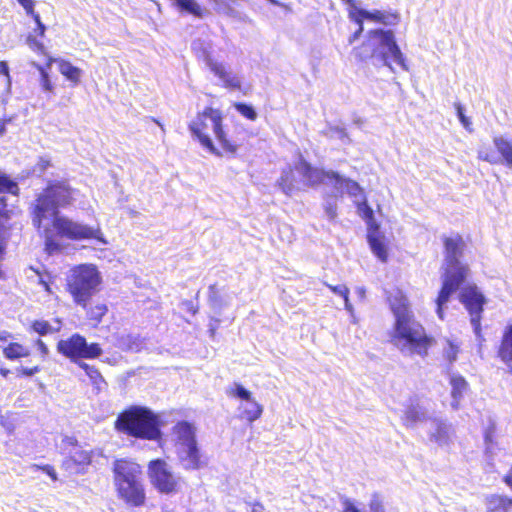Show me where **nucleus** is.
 <instances>
[{
	"label": "nucleus",
	"mask_w": 512,
	"mask_h": 512,
	"mask_svg": "<svg viewBox=\"0 0 512 512\" xmlns=\"http://www.w3.org/2000/svg\"><path fill=\"white\" fill-rule=\"evenodd\" d=\"M387 302L395 318L391 341L401 350L426 357L435 339L417 320L407 295L395 289L387 295Z\"/></svg>",
	"instance_id": "f257e3e1"
},
{
	"label": "nucleus",
	"mask_w": 512,
	"mask_h": 512,
	"mask_svg": "<svg viewBox=\"0 0 512 512\" xmlns=\"http://www.w3.org/2000/svg\"><path fill=\"white\" fill-rule=\"evenodd\" d=\"M442 243L445 256V269L442 275L441 287L435 299L437 316L443 320L445 317V305L453 293L461 288L470 276V267L460 261L466 248L462 235L443 236Z\"/></svg>",
	"instance_id": "f03ea898"
},
{
	"label": "nucleus",
	"mask_w": 512,
	"mask_h": 512,
	"mask_svg": "<svg viewBox=\"0 0 512 512\" xmlns=\"http://www.w3.org/2000/svg\"><path fill=\"white\" fill-rule=\"evenodd\" d=\"M113 484L118 500L128 508H141L148 497L140 464L130 458L114 460Z\"/></svg>",
	"instance_id": "7ed1b4c3"
},
{
	"label": "nucleus",
	"mask_w": 512,
	"mask_h": 512,
	"mask_svg": "<svg viewBox=\"0 0 512 512\" xmlns=\"http://www.w3.org/2000/svg\"><path fill=\"white\" fill-rule=\"evenodd\" d=\"M38 231L44 239V252L48 255L61 251L62 247L58 238L71 241L94 239L104 242L103 233L100 228H92L86 224L74 221L60 212L51 214L50 225L43 223V227Z\"/></svg>",
	"instance_id": "20e7f679"
},
{
	"label": "nucleus",
	"mask_w": 512,
	"mask_h": 512,
	"mask_svg": "<svg viewBox=\"0 0 512 512\" xmlns=\"http://www.w3.org/2000/svg\"><path fill=\"white\" fill-rule=\"evenodd\" d=\"M160 420L150 408L130 405L120 411L114 421V429L137 440L159 441L162 439Z\"/></svg>",
	"instance_id": "39448f33"
},
{
	"label": "nucleus",
	"mask_w": 512,
	"mask_h": 512,
	"mask_svg": "<svg viewBox=\"0 0 512 512\" xmlns=\"http://www.w3.org/2000/svg\"><path fill=\"white\" fill-rule=\"evenodd\" d=\"M78 190L73 188L67 180H50L42 192L37 196L31 207V220L35 229L40 230L48 213H59L61 208H67L76 201Z\"/></svg>",
	"instance_id": "423d86ee"
},
{
	"label": "nucleus",
	"mask_w": 512,
	"mask_h": 512,
	"mask_svg": "<svg viewBox=\"0 0 512 512\" xmlns=\"http://www.w3.org/2000/svg\"><path fill=\"white\" fill-rule=\"evenodd\" d=\"M56 348L58 353L76 363L86 373L97 390L100 391L107 386L104 377L96 366L81 361L82 359H96L100 357L103 350L99 343H87L84 336L74 333L66 339L59 340Z\"/></svg>",
	"instance_id": "0eeeda50"
},
{
	"label": "nucleus",
	"mask_w": 512,
	"mask_h": 512,
	"mask_svg": "<svg viewBox=\"0 0 512 512\" xmlns=\"http://www.w3.org/2000/svg\"><path fill=\"white\" fill-rule=\"evenodd\" d=\"M102 276L93 264L73 266L65 279V291L74 304H85L89 297H94L100 290Z\"/></svg>",
	"instance_id": "6e6552de"
},
{
	"label": "nucleus",
	"mask_w": 512,
	"mask_h": 512,
	"mask_svg": "<svg viewBox=\"0 0 512 512\" xmlns=\"http://www.w3.org/2000/svg\"><path fill=\"white\" fill-rule=\"evenodd\" d=\"M179 445V459L186 470H199L206 464L197 445L195 428L187 421H179L173 427Z\"/></svg>",
	"instance_id": "1a4fd4ad"
},
{
	"label": "nucleus",
	"mask_w": 512,
	"mask_h": 512,
	"mask_svg": "<svg viewBox=\"0 0 512 512\" xmlns=\"http://www.w3.org/2000/svg\"><path fill=\"white\" fill-rule=\"evenodd\" d=\"M54 63L57 64L60 74L64 76L72 86H77L81 82L83 74L79 67L74 66L70 61L62 58H48L47 63L44 65L32 62L31 65L39 72V84L47 99H51L56 89L49 73Z\"/></svg>",
	"instance_id": "9d476101"
},
{
	"label": "nucleus",
	"mask_w": 512,
	"mask_h": 512,
	"mask_svg": "<svg viewBox=\"0 0 512 512\" xmlns=\"http://www.w3.org/2000/svg\"><path fill=\"white\" fill-rule=\"evenodd\" d=\"M218 120L219 124L223 122L222 112L219 109L206 106L202 111L198 112L195 118L188 124V129L192 136L203 148L215 155H221V153L217 150L209 135V128L211 125L214 133L217 129Z\"/></svg>",
	"instance_id": "9b49d317"
},
{
	"label": "nucleus",
	"mask_w": 512,
	"mask_h": 512,
	"mask_svg": "<svg viewBox=\"0 0 512 512\" xmlns=\"http://www.w3.org/2000/svg\"><path fill=\"white\" fill-rule=\"evenodd\" d=\"M147 476L151 486L161 495H175L181 491V478L162 458L152 459L148 462Z\"/></svg>",
	"instance_id": "f8f14e48"
},
{
	"label": "nucleus",
	"mask_w": 512,
	"mask_h": 512,
	"mask_svg": "<svg viewBox=\"0 0 512 512\" xmlns=\"http://www.w3.org/2000/svg\"><path fill=\"white\" fill-rule=\"evenodd\" d=\"M458 299L469 314L473 331L477 337H482V315L487 299L476 284H468L461 288Z\"/></svg>",
	"instance_id": "ddd939ff"
},
{
	"label": "nucleus",
	"mask_w": 512,
	"mask_h": 512,
	"mask_svg": "<svg viewBox=\"0 0 512 512\" xmlns=\"http://www.w3.org/2000/svg\"><path fill=\"white\" fill-rule=\"evenodd\" d=\"M346 3L348 8L349 18L355 22L359 27L357 32H363V24L365 21L382 25L385 27L396 26L400 22V14L395 10H372L367 11L358 8L354 0H342Z\"/></svg>",
	"instance_id": "4468645a"
},
{
	"label": "nucleus",
	"mask_w": 512,
	"mask_h": 512,
	"mask_svg": "<svg viewBox=\"0 0 512 512\" xmlns=\"http://www.w3.org/2000/svg\"><path fill=\"white\" fill-rule=\"evenodd\" d=\"M71 449L62 461V468L75 474H83L92 463L93 453L78 444L74 438L69 439Z\"/></svg>",
	"instance_id": "2eb2a0df"
},
{
	"label": "nucleus",
	"mask_w": 512,
	"mask_h": 512,
	"mask_svg": "<svg viewBox=\"0 0 512 512\" xmlns=\"http://www.w3.org/2000/svg\"><path fill=\"white\" fill-rule=\"evenodd\" d=\"M303 162L308 161L301 158L296 164L289 165L282 170L276 184L285 195L291 196L293 193L300 190V176L303 178V182L306 185V176L302 167Z\"/></svg>",
	"instance_id": "dca6fc26"
},
{
	"label": "nucleus",
	"mask_w": 512,
	"mask_h": 512,
	"mask_svg": "<svg viewBox=\"0 0 512 512\" xmlns=\"http://www.w3.org/2000/svg\"><path fill=\"white\" fill-rule=\"evenodd\" d=\"M379 39L381 47V58L386 65H389V59L394 60L403 70H408L406 59L396 43L394 34H373Z\"/></svg>",
	"instance_id": "f3484780"
},
{
	"label": "nucleus",
	"mask_w": 512,
	"mask_h": 512,
	"mask_svg": "<svg viewBox=\"0 0 512 512\" xmlns=\"http://www.w3.org/2000/svg\"><path fill=\"white\" fill-rule=\"evenodd\" d=\"M303 171L306 176V186L315 187L325 182V180L334 181L344 185L346 177L341 176L338 172L333 170H324L314 167L310 162L302 163Z\"/></svg>",
	"instance_id": "a211bd4d"
},
{
	"label": "nucleus",
	"mask_w": 512,
	"mask_h": 512,
	"mask_svg": "<svg viewBox=\"0 0 512 512\" xmlns=\"http://www.w3.org/2000/svg\"><path fill=\"white\" fill-rule=\"evenodd\" d=\"M228 395L250 402L251 408L244 409L241 412L242 418H244L246 421L252 423L261 417L263 413L262 405L256 402L252 398L251 392L245 389L241 384H235L234 387L230 388L228 390Z\"/></svg>",
	"instance_id": "6ab92c4d"
},
{
	"label": "nucleus",
	"mask_w": 512,
	"mask_h": 512,
	"mask_svg": "<svg viewBox=\"0 0 512 512\" xmlns=\"http://www.w3.org/2000/svg\"><path fill=\"white\" fill-rule=\"evenodd\" d=\"M241 133H229L224 129L223 122H217V129L214 132L215 138L220 146L222 153L235 155L243 144V137H239Z\"/></svg>",
	"instance_id": "aec40b11"
},
{
	"label": "nucleus",
	"mask_w": 512,
	"mask_h": 512,
	"mask_svg": "<svg viewBox=\"0 0 512 512\" xmlns=\"http://www.w3.org/2000/svg\"><path fill=\"white\" fill-rule=\"evenodd\" d=\"M85 312V318L92 327H97L108 313V306L103 300H94L89 297L85 304H75Z\"/></svg>",
	"instance_id": "412c9836"
},
{
	"label": "nucleus",
	"mask_w": 512,
	"mask_h": 512,
	"mask_svg": "<svg viewBox=\"0 0 512 512\" xmlns=\"http://www.w3.org/2000/svg\"><path fill=\"white\" fill-rule=\"evenodd\" d=\"M206 64L210 70L223 82L224 87L229 89H240L241 81L239 78L227 71L222 63L215 62L212 58L206 57Z\"/></svg>",
	"instance_id": "4be33fe9"
},
{
	"label": "nucleus",
	"mask_w": 512,
	"mask_h": 512,
	"mask_svg": "<svg viewBox=\"0 0 512 512\" xmlns=\"http://www.w3.org/2000/svg\"><path fill=\"white\" fill-rule=\"evenodd\" d=\"M367 240L373 254L381 262H386L388 259V250L384 236L379 232V230H367Z\"/></svg>",
	"instance_id": "5701e85b"
},
{
	"label": "nucleus",
	"mask_w": 512,
	"mask_h": 512,
	"mask_svg": "<svg viewBox=\"0 0 512 512\" xmlns=\"http://www.w3.org/2000/svg\"><path fill=\"white\" fill-rule=\"evenodd\" d=\"M171 6L180 14L191 15L196 18H202L206 14V9L196 0H169Z\"/></svg>",
	"instance_id": "b1692460"
},
{
	"label": "nucleus",
	"mask_w": 512,
	"mask_h": 512,
	"mask_svg": "<svg viewBox=\"0 0 512 512\" xmlns=\"http://www.w3.org/2000/svg\"><path fill=\"white\" fill-rule=\"evenodd\" d=\"M54 323L56 325L44 319H35L30 323L29 331L40 336L58 333L61 329L62 321L59 318H55Z\"/></svg>",
	"instance_id": "393cba45"
},
{
	"label": "nucleus",
	"mask_w": 512,
	"mask_h": 512,
	"mask_svg": "<svg viewBox=\"0 0 512 512\" xmlns=\"http://www.w3.org/2000/svg\"><path fill=\"white\" fill-rule=\"evenodd\" d=\"M498 357L507 365L512 363V324L507 326L503 332L500 345L497 351Z\"/></svg>",
	"instance_id": "a878e982"
},
{
	"label": "nucleus",
	"mask_w": 512,
	"mask_h": 512,
	"mask_svg": "<svg viewBox=\"0 0 512 512\" xmlns=\"http://www.w3.org/2000/svg\"><path fill=\"white\" fill-rule=\"evenodd\" d=\"M489 505L486 512H510L512 498L506 495L492 494L486 498Z\"/></svg>",
	"instance_id": "bb28decb"
},
{
	"label": "nucleus",
	"mask_w": 512,
	"mask_h": 512,
	"mask_svg": "<svg viewBox=\"0 0 512 512\" xmlns=\"http://www.w3.org/2000/svg\"><path fill=\"white\" fill-rule=\"evenodd\" d=\"M424 419V412L418 404L407 405L401 417L402 423L406 427H414L418 422H421Z\"/></svg>",
	"instance_id": "cd10ccee"
},
{
	"label": "nucleus",
	"mask_w": 512,
	"mask_h": 512,
	"mask_svg": "<svg viewBox=\"0 0 512 512\" xmlns=\"http://www.w3.org/2000/svg\"><path fill=\"white\" fill-rule=\"evenodd\" d=\"M356 209L358 215L365 221L367 224V230H379V224L374 219V212L372 208L369 206L366 197H363V200L356 203Z\"/></svg>",
	"instance_id": "c85d7f7f"
},
{
	"label": "nucleus",
	"mask_w": 512,
	"mask_h": 512,
	"mask_svg": "<svg viewBox=\"0 0 512 512\" xmlns=\"http://www.w3.org/2000/svg\"><path fill=\"white\" fill-rule=\"evenodd\" d=\"M45 34H30L28 37H27V44L29 46V48L36 54L38 55L39 57L43 58L45 63H47V59L48 58H53L52 56L49 55L48 51H47V47L46 45L44 44L43 42V37H44Z\"/></svg>",
	"instance_id": "c756f323"
},
{
	"label": "nucleus",
	"mask_w": 512,
	"mask_h": 512,
	"mask_svg": "<svg viewBox=\"0 0 512 512\" xmlns=\"http://www.w3.org/2000/svg\"><path fill=\"white\" fill-rule=\"evenodd\" d=\"M449 383L451 385V397L458 403L462 399L464 392L469 389V384L460 374L451 376Z\"/></svg>",
	"instance_id": "7c9ffc66"
},
{
	"label": "nucleus",
	"mask_w": 512,
	"mask_h": 512,
	"mask_svg": "<svg viewBox=\"0 0 512 512\" xmlns=\"http://www.w3.org/2000/svg\"><path fill=\"white\" fill-rule=\"evenodd\" d=\"M493 142L497 151L502 156L503 163L507 167L512 168V141L502 137H495Z\"/></svg>",
	"instance_id": "2f4dec72"
},
{
	"label": "nucleus",
	"mask_w": 512,
	"mask_h": 512,
	"mask_svg": "<svg viewBox=\"0 0 512 512\" xmlns=\"http://www.w3.org/2000/svg\"><path fill=\"white\" fill-rule=\"evenodd\" d=\"M3 355L8 360H16L28 357L30 355V351L19 342H10L3 348Z\"/></svg>",
	"instance_id": "473e14b6"
},
{
	"label": "nucleus",
	"mask_w": 512,
	"mask_h": 512,
	"mask_svg": "<svg viewBox=\"0 0 512 512\" xmlns=\"http://www.w3.org/2000/svg\"><path fill=\"white\" fill-rule=\"evenodd\" d=\"M459 352H460V343L459 342L449 339V338L445 339L442 356L447 361V363L449 365L453 364L457 360Z\"/></svg>",
	"instance_id": "72a5a7b5"
},
{
	"label": "nucleus",
	"mask_w": 512,
	"mask_h": 512,
	"mask_svg": "<svg viewBox=\"0 0 512 512\" xmlns=\"http://www.w3.org/2000/svg\"><path fill=\"white\" fill-rule=\"evenodd\" d=\"M20 188L18 183L8 174L0 171V194H11L18 196Z\"/></svg>",
	"instance_id": "f704fd0d"
},
{
	"label": "nucleus",
	"mask_w": 512,
	"mask_h": 512,
	"mask_svg": "<svg viewBox=\"0 0 512 512\" xmlns=\"http://www.w3.org/2000/svg\"><path fill=\"white\" fill-rule=\"evenodd\" d=\"M17 1L25 9L27 14H29V15H31L33 17L34 21L37 24V28L36 29L39 32H44L46 28L41 23L39 15L34 12V5H35L34 1L33 0H17Z\"/></svg>",
	"instance_id": "c9c22d12"
},
{
	"label": "nucleus",
	"mask_w": 512,
	"mask_h": 512,
	"mask_svg": "<svg viewBox=\"0 0 512 512\" xmlns=\"http://www.w3.org/2000/svg\"><path fill=\"white\" fill-rule=\"evenodd\" d=\"M233 106L244 118L250 121H255L257 119V113L251 105L243 102H236Z\"/></svg>",
	"instance_id": "e433bc0d"
},
{
	"label": "nucleus",
	"mask_w": 512,
	"mask_h": 512,
	"mask_svg": "<svg viewBox=\"0 0 512 512\" xmlns=\"http://www.w3.org/2000/svg\"><path fill=\"white\" fill-rule=\"evenodd\" d=\"M478 159L488 162L490 164H497L499 162L495 152L491 147H483L478 151Z\"/></svg>",
	"instance_id": "4c0bfd02"
},
{
	"label": "nucleus",
	"mask_w": 512,
	"mask_h": 512,
	"mask_svg": "<svg viewBox=\"0 0 512 512\" xmlns=\"http://www.w3.org/2000/svg\"><path fill=\"white\" fill-rule=\"evenodd\" d=\"M343 186L345 187L347 193L350 196L362 195L364 197V190H363V188L355 180L347 178L346 180H344V185Z\"/></svg>",
	"instance_id": "58836bf2"
},
{
	"label": "nucleus",
	"mask_w": 512,
	"mask_h": 512,
	"mask_svg": "<svg viewBox=\"0 0 512 512\" xmlns=\"http://www.w3.org/2000/svg\"><path fill=\"white\" fill-rule=\"evenodd\" d=\"M326 286L328 287V289L331 292L341 296L346 303L349 301L350 291L347 286H345V285H330V284H326Z\"/></svg>",
	"instance_id": "ea45409f"
},
{
	"label": "nucleus",
	"mask_w": 512,
	"mask_h": 512,
	"mask_svg": "<svg viewBox=\"0 0 512 512\" xmlns=\"http://www.w3.org/2000/svg\"><path fill=\"white\" fill-rule=\"evenodd\" d=\"M41 371V367L38 365L32 367H19L17 368V376L22 377H31Z\"/></svg>",
	"instance_id": "a19ab883"
},
{
	"label": "nucleus",
	"mask_w": 512,
	"mask_h": 512,
	"mask_svg": "<svg viewBox=\"0 0 512 512\" xmlns=\"http://www.w3.org/2000/svg\"><path fill=\"white\" fill-rule=\"evenodd\" d=\"M455 108L457 111V116H458L460 122L462 123V125L466 129L470 130L471 121L468 117L465 116L463 106L460 103H456Z\"/></svg>",
	"instance_id": "79ce46f5"
},
{
	"label": "nucleus",
	"mask_w": 512,
	"mask_h": 512,
	"mask_svg": "<svg viewBox=\"0 0 512 512\" xmlns=\"http://www.w3.org/2000/svg\"><path fill=\"white\" fill-rule=\"evenodd\" d=\"M34 467L37 470H41L42 472L47 474L51 478L52 481H57L58 480L57 473L55 471V468L52 465H49V464L34 465Z\"/></svg>",
	"instance_id": "37998d69"
},
{
	"label": "nucleus",
	"mask_w": 512,
	"mask_h": 512,
	"mask_svg": "<svg viewBox=\"0 0 512 512\" xmlns=\"http://www.w3.org/2000/svg\"><path fill=\"white\" fill-rule=\"evenodd\" d=\"M34 344L37 347L41 357L46 359L49 354V348L46 343L42 339L38 338L35 340Z\"/></svg>",
	"instance_id": "c03bdc74"
},
{
	"label": "nucleus",
	"mask_w": 512,
	"mask_h": 512,
	"mask_svg": "<svg viewBox=\"0 0 512 512\" xmlns=\"http://www.w3.org/2000/svg\"><path fill=\"white\" fill-rule=\"evenodd\" d=\"M325 213L330 220H334L337 217V205L336 203H327L324 206Z\"/></svg>",
	"instance_id": "a18cd8bd"
},
{
	"label": "nucleus",
	"mask_w": 512,
	"mask_h": 512,
	"mask_svg": "<svg viewBox=\"0 0 512 512\" xmlns=\"http://www.w3.org/2000/svg\"><path fill=\"white\" fill-rule=\"evenodd\" d=\"M496 427L494 424H491L484 433V438L487 443H492L494 440Z\"/></svg>",
	"instance_id": "49530a36"
},
{
	"label": "nucleus",
	"mask_w": 512,
	"mask_h": 512,
	"mask_svg": "<svg viewBox=\"0 0 512 512\" xmlns=\"http://www.w3.org/2000/svg\"><path fill=\"white\" fill-rule=\"evenodd\" d=\"M209 290V298L213 301L218 299V289L216 284H211L208 288Z\"/></svg>",
	"instance_id": "de8ad7c7"
},
{
	"label": "nucleus",
	"mask_w": 512,
	"mask_h": 512,
	"mask_svg": "<svg viewBox=\"0 0 512 512\" xmlns=\"http://www.w3.org/2000/svg\"><path fill=\"white\" fill-rule=\"evenodd\" d=\"M503 482L512 490V464L507 474L503 476Z\"/></svg>",
	"instance_id": "09e8293b"
},
{
	"label": "nucleus",
	"mask_w": 512,
	"mask_h": 512,
	"mask_svg": "<svg viewBox=\"0 0 512 512\" xmlns=\"http://www.w3.org/2000/svg\"><path fill=\"white\" fill-rule=\"evenodd\" d=\"M0 74L10 79L9 67L5 61H0Z\"/></svg>",
	"instance_id": "8fccbe9b"
},
{
	"label": "nucleus",
	"mask_w": 512,
	"mask_h": 512,
	"mask_svg": "<svg viewBox=\"0 0 512 512\" xmlns=\"http://www.w3.org/2000/svg\"><path fill=\"white\" fill-rule=\"evenodd\" d=\"M0 374L6 378L9 374H10V370L8 368H5V367H1L0 368Z\"/></svg>",
	"instance_id": "3c124183"
},
{
	"label": "nucleus",
	"mask_w": 512,
	"mask_h": 512,
	"mask_svg": "<svg viewBox=\"0 0 512 512\" xmlns=\"http://www.w3.org/2000/svg\"><path fill=\"white\" fill-rule=\"evenodd\" d=\"M334 130L336 132L339 133L340 137L343 138V137H347V133L345 131V129H342V128H334Z\"/></svg>",
	"instance_id": "603ef678"
},
{
	"label": "nucleus",
	"mask_w": 512,
	"mask_h": 512,
	"mask_svg": "<svg viewBox=\"0 0 512 512\" xmlns=\"http://www.w3.org/2000/svg\"><path fill=\"white\" fill-rule=\"evenodd\" d=\"M5 132V126L4 124H0V135H2Z\"/></svg>",
	"instance_id": "864d4df0"
},
{
	"label": "nucleus",
	"mask_w": 512,
	"mask_h": 512,
	"mask_svg": "<svg viewBox=\"0 0 512 512\" xmlns=\"http://www.w3.org/2000/svg\"><path fill=\"white\" fill-rule=\"evenodd\" d=\"M153 121L163 129V125L157 119H153Z\"/></svg>",
	"instance_id": "5fc2aeb1"
},
{
	"label": "nucleus",
	"mask_w": 512,
	"mask_h": 512,
	"mask_svg": "<svg viewBox=\"0 0 512 512\" xmlns=\"http://www.w3.org/2000/svg\"><path fill=\"white\" fill-rule=\"evenodd\" d=\"M0 201L3 203V206H5V205H6V203H5V201H6V200H5V198H4V197L0 198Z\"/></svg>",
	"instance_id": "6e6d98bb"
},
{
	"label": "nucleus",
	"mask_w": 512,
	"mask_h": 512,
	"mask_svg": "<svg viewBox=\"0 0 512 512\" xmlns=\"http://www.w3.org/2000/svg\"><path fill=\"white\" fill-rule=\"evenodd\" d=\"M6 340V336H3L0 334V341H5Z\"/></svg>",
	"instance_id": "4d7b16f0"
},
{
	"label": "nucleus",
	"mask_w": 512,
	"mask_h": 512,
	"mask_svg": "<svg viewBox=\"0 0 512 512\" xmlns=\"http://www.w3.org/2000/svg\"><path fill=\"white\" fill-rule=\"evenodd\" d=\"M371 32H379V33H382V32H385V31H384V30L379 29V30H372Z\"/></svg>",
	"instance_id": "13d9d810"
},
{
	"label": "nucleus",
	"mask_w": 512,
	"mask_h": 512,
	"mask_svg": "<svg viewBox=\"0 0 512 512\" xmlns=\"http://www.w3.org/2000/svg\"><path fill=\"white\" fill-rule=\"evenodd\" d=\"M358 35H359L358 33H355V34L353 35V38L350 40V42H352V41H353V40H354Z\"/></svg>",
	"instance_id": "bf43d9fd"
}]
</instances>
